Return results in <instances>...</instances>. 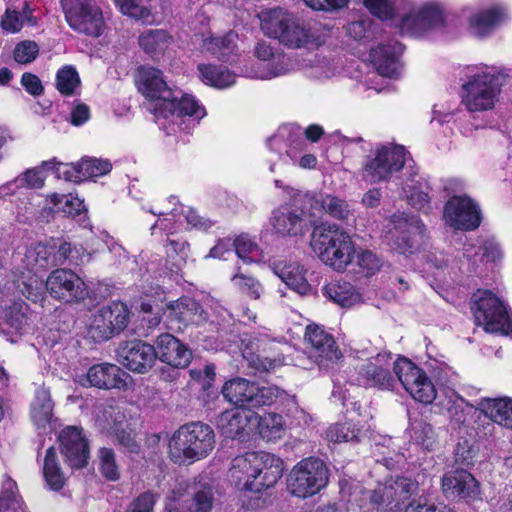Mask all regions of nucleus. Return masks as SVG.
<instances>
[{"instance_id": "34", "label": "nucleus", "mask_w": 512, "mask_h": 512, "mask_svg": "<svg viewBox=\"0 0 512 512\" xmlns=\"http://www.w3.org/2000/svg\"><path fill=\"white\" fill-rule=\"evenodd\" d=\"M478 405L484 415L492 421L503 427L512 428V399L483 398Z\"/></svg>"}, {"instance_id": "1", "label": "nucleus", "mask_w": 512, "mask_h": 512, "mask_svg": "<svg viewBox=\"0 0 512 512\" xmlns=\"http://www.w3.org/2000/svg\"><path fill=\"white\" fill-rule=\"evenodd\" d=\"M418 402L430 404L436 389L426 373L407 358L392 360L390 352L378 353L357 368L356 383L365 388L391 390L396 381Z\"/></svg>"}, {"instance_id": "6", "label": "nucleus", "mask_w": 512, "mask_h": 512, "mask_svg": "<svg viewBox=\"0 0 512 512\" xmlns=\"http://www.w3.org/2000/svg\"><path fill=\"white\" fill-rule=\"evenodd\" d=\"M221 392L227 401L243 410L270 406L285 394L275 385L261 386L240 377L226 381Z\"/></svg>"}, {"instance_id": "41", "label": "nucleus", "mask_w": 512, "mask_h": 512, "mask_svg": "<svg viewBox=\"0 0 512 512\" xmlns=\"http://www.w3.org/2000/svg\"><path fill=\"white\" fill-rule=\"evenodd\" d=\"M43 476L47 486L54 491H59L63 488L66 475L61 469L57 452L54 447H49L46 450L43 464Z\"/></svg>"}, {"instance_id": "51", "label": "nucleus", "mask_w": 512, "mask_h": 512, "mask_svg": "<svg viewBox=\"0 0 512 512\" xmlns=\"http://www.w3.org/2000/svg\"><path fill=\"white\" fill-rule=\"evenodd\" d=\"M21 293L34 303H42L46 295V281H44L37 273L28 272L24 276L21 284H19Z\"/></svg>"}, {"instance_id": "62", "label": "nucleus", "mask_w": 512, "mask_h": 512, "mask_svg": "<svg viewBox=\"0 0 512 512\" xmlns=\"http://www.w3.org/2000/svg\"><path fill=\"white\" fill-rule=\"evenodd\" d=\"M364 5L374 16L388 20L395 15L394 0H363Z\"/></svg>"}, {"instance_id": "29", "label": "nucleus", "mask_w": 512, "mask_h": 512, "mask_svg": "<svg viewBox=\"0 0 512 512\" xmlns=\"http://www.w3.org/2000/svg\"><path fill=\"white\" fill-rule=\"evenodd\" d=\"M430 185L426 178L412 171L402 185V193L408 203L415 209L428 213L430 211Z\"/></svg>"}, {"instance_id": "8", "label": "nucleus", "mask_w": 512, "mask_h": 512, "mask_svg": "<svg viewBox=\"0 0 512 512\" xmlns=\"http://www.w3.org/2000/svg\"><path fill=\"white\" fill-rule=\"evenodd\" d=\"M510 70L497 71V74L509 76ZM463 103L471 112L489 110L494 106L499 93V85L496 83V71L488 68L477 69L468 75V80L463 84Z\"/></svg>"}, {"instance_id": "63", "label": "nucleus", "mask_w": 512, "mask_h": 512, "mask_svg": "<svg viewBox=\"0 0 512 512\" xmlns=\"http://www.w3.org/2000/svg\"><path fill=\"white\" fill-rule=\"evenodd\" d=\"M39 46L36 42L25 40L18 43L14 49V60L20 64H27L36 59Z\"/></svg>"}, {"instance_id": "27", "label": "nucleus", "mask_w": 512, "mask_h": 512, "mask_svg": "<svg viewBox=\"0 0 512 512\" xmlns=\"http://www.w3.org/2000/svg\"><path fill=\"white\" fill-rule=\"evenodd\" d=\"M402 52V44L391 41L371 49L370 58L380 75L393 78L399 74L398 57Z\"/></svg>"}, {"instance_id": "11", "label": "nucleus", "mask_w": 512, "mask_h": 512, "mask_svg": "<svg viewBox=\"0 0 512 512\" xmlns=\"http://www.w3.org/2000/svg\"><path fill=\"white\" fill-rule=\"evenodd\" d=\"M328 468L325 463L314 457L301 460L292 469L288 488L299 498H307L317 494L328 483Z\"/></svg>"}, {"instance_id": "18", "label": "nucleus", "mask_w": 512, "mask_h": 512, "mask_svg": "<svg viewBox=\"0 0 512 512\" xmlns=\"http://www.w3.org/2000/svg\"><path fill=\"white\" fill-rule=\"evenodd\" d=\"M137 82L139 91L147 98L156 101L154 107H162L171 109L175 107L174 95L163 78L162 72L154 67L141 66L138 69Z\"/></svg>"}, {"instance_id": "33", "label": "nucleus", "mask_w": 512, "mask_h": 512, "mask_svg": "<svg viewBox=\"0 0 512 512\" xmlns=\"http://www.w3.org/2000/svg\"><path fill=\"white\" fill-rule=\"evenodd\" d=\"M250 420L249 413L243 409L232 408L222 412L216 421L221 433L231 439L240 437Z\"/></svg>"}, {"instance_id": "53", "label": "nucleus", "mask_w": 512, "mask_h": 512, "mask_svg": "<svg viewBox=\"0 0 512 512\" xmlns=\"http://www.w3.org/2000/svg\"><path fill=\"white\" fill-rule=\"evenodd\" d=\"M411 439L425 450H432L436 444V434L433 427L422 421L411 424Z\"/></svg>"}, {"instance_id": "31", "label": "nucleus", "mask_w": 512, "mask_h": 512, "mask_svg": "<svg viewBox=\"0 0 512 512\" xmlns=\"http://www.w3.org/2000/svg\"><path fill=\"white\" fill-rule=\"evenodd\" d=\"M35 315L24 302H15L9 306L4 315L8 327L17 335L22 336L33 332Z\"/></svg>"}, {"instance_id": "19", "label": "nucleus", "mask_w": 512, "mask_h": 512, "mask_svg": "<svg viewBox=\"0 0 512 512\" xmlns=\"http://www.w3.org/2000/svg\"><path fill=\"white\" fill-rule=\"evenodd\" d=\"M117 359L130 371L143 374L153 367L156 350L153 345L142 340L125 341L117 349Z\"/></svg>"}, {"instance_id": "49", "label": "nucleus", "mask_w": 512, "mask_h": 512, "mask_svg": "<svg viewBox=\"0 0 512 512\" xmlns=\"http://www.w3.org/2000/svg\"><path fill=\"white\" fill-rule=\"evenodd\" d=\"M474 248V243H465L464 255L468 258H475L481 251L482 254L480 260L492 262L500 260L503 257L501 246L493 237L481 240L478 246V250L473 253Z\"/></svg>"}, {"instance_id": "4", "label": "nucleus", "mask_w": 512, "mask_h": 512, "mask_svg": "<svg viewBox=\"0 0 512 512\" xmlns=\"http://www.w3.org/2000/svg\"><path fill=\"white\" fill-rule=\"evenodd\" d=\"M310 245L319 259L336 271H344L355 255L350 235L334 224L315 227Z\"/></svg>"}, {"instance_id": "23", "label": "nucleus", "mask_w": 512, "mask_h": 512, "mask_svg": "<svg viewBox=\"0 0 512 512\" xmlns=\"http://www.w3.org/2000/svg\"><path fill=\"white\" fill-rule=\"evenodd\" d=\"M306 145L299 128L293 126L281 127L278 132L268 140V147L276 152L285 163L294 162L298 152Z\"/></svg>"}, {"instance_id": "60", "label": "nucleus", "mask_w": 512, "mask_h": 512, "mask_svg": "<svg viewBox=\"0 0 512 512\" xmlns=\"http://www.w3.org/2000/svg\"><path fill=\"white\" fill-rule=\"evenodd\" d=\"M100 470L108 480L119 478L118 467L115 462V455L112 449L103 447L99 450Z\"/></svg>"}, {"instance_id": "20", "label": "nucleus", "mask_w": 512, "mask_h": 512, "mask_svg": "<svg viewBox=\"0 0 512 512\" xmlns=\"http://www.w3.org/2000/svg\"><path fill=\"white\" fill-rule=\"evenodd\" d=\"M444 22L442 7L434 2L413 7L401 19L400 29L403 33L419 35L430 28L439 27Z\"/></svg>"}, {"instance_id": "12", "label": "nucleus", "mask_w": 512, "mask_h": 512, "mask_svg": "<svg viewBox=\"0 0 512 512\" xmlns=\"http://www.w3.org/2000/svg\"><path fill=\"white\" fill-rule=\"evenodd\" d=\"M65 19L71 29L91 37L104 31V18L94 0H61Z\"/></svg>"}, {"instance_id": "39", "label": "nucleus", "mask_w": 512, "mask_h": 512, "mask_svg": "<svg viewBox=\"0 0 512 512\" xmlns=\"http://www.w3.org/2000/svg\"><path fill=\"white\" fill-rule=\"evenodd\" d=\"M54 403L50 390L40 387L36 390L35 399L31 404V418L38 427H45L53 416Z\"/></svg>"}, {"instance_id": "59", "label": "nucleus", "mask_w": 512, "mask_h": 512, "mask_svg": "<svg viewBox=\"0 0 512 512\" xmlns=\"http://www.w3.org/2000/svg\"><path fill=\"white\" fill-rule=\"evenodd\" d=\"M104 306L107 314H111L110 320L112 325L116 327L119 333L123 331L128 325L130 314L126 304L120 301H113Z\"/></svg>"}, {"instance_id": "13", "label": "nucleus", "mask_w": 512, "mask_h": 512, "mask_svg": "<svg viewBox=\"0 0 512 512\" xmlns=\"http://www.w3.org/2000/svg\"><path fill=\"white\" fill-rule=\"evenodd\" d=\"M254 53L260 63L245 65L242 69L245 77L267 80L285 75L290 71L288 58L280 49L273 48L269 42H258Z\"/></svg>"}, {"instance_id": "28", "label": "nucleus", "mask_w": 512, "mask_h": 512, "mask_svg": "<svg viewBox=\"0 0 512 512\" xmlns=\"http://www.w3.org/2000/svg\"><path fill=\"white\" fill-rule=\"evenodd\" d=\"M124 374L121 369L110 363H101L93 365L87 371V374L80 379L83 386H92L100 389L118 388L124 380L121 375Z\"/></svg>"}, {"instance_id": "52", "label": "nucleus", "mask_w": 512, "mask_h": 512, "mask_svg": "<svg viewBox=\"0 0 512 512\" xmlns=\"http://www.w3.org/2000/svg\"><path fill=\"white\" fill-rule=\"evenodd\" d=\"M190 246L187 241L169 239L166 244V254L168 259L172 260V266L169 267L171 273H178L185 265L189 255Z\"/></svg>"}, {"instance_id": "43", "label": "nucleus", "mask_w": 512, "mask_h": 512, "mask_svg": "<svg viewBox=\"0 0 512 512\" xmlns=\"http://www.w3.org/2000/svg\"><path fill=\"white\" fill-rule=\"evenodd\" d=\"M277 273L287 286L300 295H307L311 292L312 288L305 278L304 269L298 263L284 265Z\"/></svg>"}, {"instance_id": "64", "label": "nucleus", "mask_w": 512, "mask_h": 512, "mask_svg": "<svg viewBox=\"0 0 512 512\" xmlns=\"http://www.w3.org/2000/svg\"><path fill=\"white\" fill-rule=\"evenodd\" d=\"M157 500V494L145 491L127 506L125 512H153Z\"/></svg>"}, {"instance_id": "37", "label": "nucleus", "mask_w": 512, "mask_h": 512, "mask_svg": "<svg viewBox=\"0 0 512 512\" xmlns=\"http://www.w3.org/2000/svg\"><path fill=\"white\" fill-rule=\"evenodd\" d=\"M23 262L27 271L32 273L54 267L53 247L43 243L29 247L26 250Z\"/></svg>"}, {"instance_id": "9", "label": "nucleus", "mask_w": 512, "mask_h": 512, "mask_svg": "<svg viewBox=\"0 0 512 512\" xmlns=\"http://www.w3.org/2000/svg\"><path fill=\"white\" fill-rule=\"evenodd\" d=\"M407 151L401 145L378 146L366 156L362 167V178L368 183L388 181L400 171L407 161Z\"/></svg>"}, {"instance_id": "26", "label": "nucleus", "mask_w": 512, "mask_h": 512, "mask_svg": "<svg viewBox=\"0 0 512 512\" xmlns=\"http://www.w3.org/2000/svg\"><path fill=\"white\" fill-rule=\"evenodd\" d=\"M310 211H314L316 215L320 211H324L337 220H348L353 216L352 209L348 202L331 194H310L304 193L298 198Z\"/></svg>"}, {"instance_id": "7", "label": "nucleus", "mask_w": 512, "mask_h": 512, "mask_svg": "<svg viewBox=\"0 0 512 512\" xmlns=\"http://www.w3.org/2000/svg\"><path fill=\"white\" fill-rule=\"evenodd\" d=\"M471 309L478 325L488 333L509 335L512 319L505 304L491 291L478 290L472 296Z\"/></svg>"}, {"instance_id": "10", "label": "nucleus", "mask_w": 512, "mask_h": 512, "mask_svg": "<svg viewBox=\"0 0 512 512\" xmlns=\"http://www.w3.org/2000/svg\"><path fill=\"white\" fill-rule=\"evenodd\" d=\"M303 192L297 191L292 195L290 203L281 205L271 213L269 223L273 232L280 237H295L303 233L307 222L316 219V213L310 211L298 198Z\"/></svg>"}, {"instance_id": "42", "label": "nucleus", "mask_w": 512, "mask_h": 512, "mask_svg": "<svg viewBox=\"0 0 512 512\" xmlns=\"http://www.w3.org/2000/svg\"><path fill=\"white\" fill-rule=\"evenodd\" d=\"M198 71L205 84L220 89L233 85L236 80L235 74L222 66L199 64Z\"/></svg>"}, {"instance_id": "48", "label": "nucleus", "mask_w": 512, "mask_h": 512, "mask_svg": "<svg viewBox=\"0 0 512 512\" xmlns=\"http://www.w3.org/2000/svg\"><path fill=\"white\" fill-rule=\"evenodd\" d=\"M260 436L267 441L281 439L286 430L283 417L277 413H267L258 422Z\"/></svg>"}, {"instance_id": "15", "label": "nucleus", "mask_w": 512, "mask_h": 512, "mask_svg": "<svg viewBox=\"0 0 512 512\" xmlns=\"http://www.w3.org/2000/svg\"><path fill=\"white\" fill-rule=\"evenodd\" d=\"M443 220L454 230L472 231L481 223L478 205L468 196H452L444 205Z\"/></svg>"}, {"instance_id": "17", "label": "nucleus", "mask_w": 512, "mask_h": 512, "mask_svg": "<svg viewBox=\"0 0 512 512\" xmlns=\"http://www.w3.org/2000/svg\"><path fill=\"white\" fill-rule=\"evenodd\" d=\"M46 288L50 295L66 303L79 302L87 296L84 281L72 270L59 268L46 279Z\"/></svg>"}, {"instance_id": "45", "label": "nucleus", "mask_w": 512, "mask_h": 512, "mask_svg": "<svg viewBox=\"0 0 512 512\" xmlns=\"http://www.w3.org/2000/svg\"><path fill=\"white\" fill-rule=\"evenodd\" d=\"M81 80L77 70L70 65L64 66L57 71L56 89L65 97L79 95Z\"/></svg>"}, {"instance_id": "44", "label": "nucleus", "mask_w": 512, "mask_h": 512, "mask_svg": "<svg viewBox=\"0 0 512 512\" xmlns=\"http://www.w3.org/2000/svg\"><path fill=\"white\" fill-rule=\"evenodd\" d=\"M394 510L401 509V504L414 494L418 488L416 482L407 477H396L385 482Z\"/></svg>"}, {"instance_id": "38", "label": "nucleus", "mask_w": 512, "mask_h": 512, "mask_svg": "<svg viewBox=\"0 0 512 512\" xmlns=\"http://www.w3.org/2000/svg\"><path fill=\"white\" fill-rule=\"evenodd\" d=\"M439 404L447 411L453 424L460 426L466 422L469 405L454 389L445 388Z\"/></svg>"}, {"instance_id": "47", "label": "nucleus", "mask_w": 512, "mask_h": 512, "mask_svg": "<svg viewBox=\"0 0 512 512\" xmlns=\"http://www.w3.org/2000/svg\"><path fill=\"white\" fill-rule=\"evenodd\" d=\"M171 42L170 36L161 29L149 30L139 37L141 48L152 56L163 53Z\"/></svg>"}, {"instance_id": "5", "label": "nucleus", "mask_w": 512, "mask_h": 512, "mask_svg": "<svg viewBox=\"0 0 512 512\" xmlns=\"http://www.w3.org/2000/svg\"><path fill=\"white\" fill-rule=\"evenodd\" d=\"M212 428L201 422L181 426L169 441V457L176 464H191L205 458L214 448Z\"/></svg>"}, {"instance_id": "61", "label": "nucleus", "mask_w": 512, "mask_h": 512, "mask_svg": "<svg viewBox=\"0 0 512 512\" xmlns=\"http://www.w3.org/2000/svg\"><path fill=\"white\" fill-rule=\"evenodd\" d=\"M123 14L135 19H143L149 15L146 3L150 0H114Z\"/></svg>"}, {"instance_id": "14", "label": "nucleus", "mask_w": 512, "mask_h": 512, "mask_svg": "<svg viewBox=\"0 0 512 512\" xmlns=\"http://www.w3.org/2000/svg\"><path fill=\"white\" fill-rule=\"evenodd\" d=\"M396 235L392 247L400 254L417 252L426 240V228L416 215L395 214L392 217Z\"/></svg>"}, {"instance_id": "2", "label": "nucleus", "mask_w": 512, "mask_h": 512, "mask_svg": "<svg viewBox=\"0 0 512 512\" xmlns=\"http://www.w3.org/2000/svg\"><path fill=\"white\" fill-rule=\"evenodd\" d=\"M265 35L289 49L314 48L325 42V28L320 23H307L281 8L272 9L261 17Z\"/></svg>"}, {"instance_id": "3", "label": "nucleus", "mask_w": 512, "mask_h": 512, "mask_svg": "<svg viewBox=\"0 0 512 512\" xmlns=\"http://www.w3.org/2000/svg\"><path fill=\"white\" fill-rule=\"evenodd\" d=\"M230 473L243 489L260 493L273 487L281 478L283 462L263 451L246 453L233 459Z\"/></svg>"}, {"instance_id": "46", "label": "nucleus", "mask_w": 512, "mask_h": 512, "mask_svg": "<svg viewBox=\"0 0 512 512\" xmlns=\"http://www.w3.org/2000/svg\"><path fill=\"white\" fill-rule=\"evenodd\" d=\"M23 501L18 494L16 482L5 476L0 494V512H23Z\"/></svg>"}, {"instance_id": "22", "label": "nucleus", "mask_w": 512, "mask_h": 512, "mask_svg": "<svg viewBox=\"0 0 512 512\" xmlns=\"http://www.w3.org/2000/svg\"><path fill=\"white\" fill-rule=\"evenodd\" d=\"M59 442L61 453L72 469H80L87 464L89 447L80 429L66 427L59 435Z\"/></svg>"}, {"instance_id": "16", "label": "nucleus", "mask_w": 512, "mask_h": 512, "mask_svg": "<svg viewBox=\"0 0 512 512\" xmlns=\"http://www.w3.org/2000/svg\"><path fill=\"white\" fill-rule=\"evenodd\" d=\"M305 340L310 345L309 359L320 369L329 368L342 356L334 337L323 327L315 324L308 325L305 331Z\"/></svg>"}, {"instance_id": "32", "label": "nucleus", "mask_w": 512, "mask_h": 512, "mask_svg": "<svg viewBox=\"0 0 512 512\" xmlns=\"http://www.w3.org/2000/svg\"><path fill=\"white\" fill-rule=\"evenodd\" d=\"M507 19L508 12L506 7L494 5L489 9L475 13L470 19V24L474 32L478 36L483 37Z\"/></svg>"}, {"instance_id": "54", "label": "nucleus", "mask_w": 512, "mask_h": 512, "mask_svg": "<svg viewBox=\"0 0 512 512\" xmlns=\"http://www.w3.org/2000/svg\"><path fill=\"white\" fill-rule=\"evenodd\" d=\"M308 77L315 80L329 79L336 74V66L325 56L316 55L305 66Z\"/></svg>"}, {"instance_id": "21", "label": "nucleus", "mask_w": 512, "mask_h": 512, "mask_svg": "<svg viewBox=\"0 0 512 512\" xmlns=\"http://www.w3.org/2000/svg\"><path fill=\"white\" fill-rule=\"evenodd\" d=\"M442 491L448 498L474 501L480 498V487L475 477L464 468L449 471L441 481Z\"/></svg>"}, {"instance_id": "57", "label": "nucleus", "mask_w": 512, "mask_h": 512, "mask_svg": "<svg viewBox=\"0 0 512 512\" xmlns=\"http://www.w3.org/2000/svg\"><path fill=\"white\" fill-rule=\"evenodd\" d=\"M231 281L238 290L247 294L253 299H259L263 293V287L259 281L242 272L233 275L231 277Z\"/></svg>"}, {"instance_id": "35", "label": "nucleus", "mask_w": 512, "mask_h": 512, "mask_svg": "<svg viewBox=\"0 0 512 512\" xmlns=\"http://www.w3.org/2000/svg\"><path fill=\"white\" fill-rule=\"evenodd\" d=\"M323 294L342 307H350L360 301V294L356 288L348 281L335 280L326 284Z\"/></svg>"}, {"instance_id": "25", "label": "nucleus", "mask_w": 512, "mask_h": 512, "mask_svg": "<svg viewBox=\"0 0 512 512\" xmlns=\"http://www.w3.org/2000/svg\"><path fill=\"white\" fill-rule=\"evenodd\" d=\"M213 494L210 488L196 491L190 496L173 490L165 502V512H210Z\"/></svg>"}, {"instance_id": "58", "label": "nucleus", "mask_w": 512, "mask_h": 512, "mask_svg": "<svg viewBox=\"0 0 512 512\" xmlns=\"http://www.w3.org/2000/svg\"><path fill=\"white\" fill-rule=\"evenodd\" d=\"M236 255L246 263L257 260L258 246L247 235H241L233 241Z\"/></svg>"}, {"instance_id": "24", "label": "nucleus", "mask_w": 512, "mask_h": 512, "mask_svg": "<svg viewBox=\"0 0 512 512\" xmlns=\"http://www.w3.org/2000/svg\"><path fill=\"white\" fill-rule=\"evenodd\" d=\"M154 347L156 359L175 368H186L192 360L191 350L170 333L159 335Z\"/></svg>"}, {"instance_id": "50", "label": "nucleus", "mask_w": 512, "mask_h": 512, "mask_svg": "<svg viewBox=\"0 0 512 512\" xmlns=\"http://www.w3.org/2000/svg\"><path fill=\"white\" fill-rule=\"evenodd\" d=\"M327 439L333 443L354 442L361 440V429L351 421L336 423L330 426L326 432Z\"/></svg>"}, {"instance_id": "56", "label": "nucleus", "mask_w": 512, "mask_h": 512, "mask_svg": "<svg viewBox=\"0 0 512 512\" xmlns=\"http://www.w3.org/2000/svg\"><path fill=\"white\" fill-rule=\"evenodd\" d=\"M51 203L63 213L74 216L84 209L83 201L75 196L53 193L49 196Z\"/></svg>"}, {"instance_id": "40", "label": "nucleus", "mask_w": 512, "mask_h": 512, "mask_svg": "<svg viewBox=\"0 0 512 512\" xmlns=\"http://www.w3.org/2000/svg\"><path fill=\"white\" fill-rule=\"evenodd\" d=\"M237 34L229 31L223 36H213L203 41V48L220 60L228 61L236 52Z\"/></svg>"}, {"instance_id": "30", "label": "nucleus", "mask_w": 512, "mask_h": 512, "mask_svg": "<svg viewBox=\"0 0 512 512\" xmlns=\"http://www.w3.org/2000/svg\"><path fill=\"white\" fill-rule=\"evenodd\" d=\"M174 95L177 97L175 100V107L171 109L162 107H153L155 114H158L164 118L172 117L173 121L182 117H194L195 119H201L206 115V111L198 101L190 94H184L181 91L173 90Z\"/></svg>"}, {"instance_id": "36", "label": "nucleus", "mask_w": 512, "mask_h": 512, "mask_svg": "<svg viewBox=\"0 0 512 512\" xmlns=\"http://www.w3.org/2000/svg\"><path fill=\"white\" fill-rule=\"evenodd\" d=\"M168 317L183 325L196 323V317L203 312L199 303L190 297H181L167 306Z\"/></svg>"}, {"instance_id": "55", "label": "nucleus", "mask_w": 512, "mask_h": 512, "mask_svg": "<svg viewBox=\"0 0 512 512\" xmlns=\"http://www.w3.org/2000/svg\"><path fill=\"white\" fill-rule=\"evenodd\" d=\"M79 163L84 180L103 176L112 169V164L108 160L94 157H83Z\"/></svg>"}]
</instances>
